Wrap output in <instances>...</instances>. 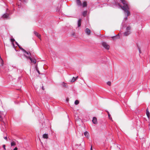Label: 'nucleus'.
I'll list each match as a JSON object with an SVG mask.
<instances>
[{"label":"nucleus","mask_w":150,"mask_h":150,"mask_svg":"<svg viewBox=\"0 0 150 150\" xmlns=\"http://www.w3.org/2000/svg\"><path fill=\"white\" fill-rule=\"evenodd\" d=\"M120 1L123 4V6H122L117 1L116 3L124 11L126 16V17L124 18V20L126 21L127 19V17L130 15V13L129 11V6L127 2L125 0H120Z\"/></svg>","instance_id":"1"},{"label":"nucleus","mask_w":150,"mask_h":150,"mask_svg":"<svg viewBox=\"0 0 150 150\" xmlns=\"http://www.w3.org/2000/svg\"><path fill=\"white\" fill-rule=\"evenodd\" d=\"M131 27L130 26H127L126 28V31L124 33V35L127 36L131 33Z\"/></svg>","instance_id":"2"},{"label":"nucleus","mask_w":150,"mask_h":150,"mask_svg":"<svg viewBox=\"0 0 150 150\" xmlns=\"http://www.w3.org/2000/svg\"><path fill=\"white\" fill-rule=\"evenodd\" d=\"M102 45L105 49L108 50L110 48L109 45L106 42H103L102 43Z\"/></svg>","instance_id":"3"},{"label":"nucleus","mask_w":150,"mask_h":150,"mask_svg":"<svg viewBox=\"0 0 150 150\" xmlns=\"http://www.w3.org/2000/svg\"><path fill=\"white\" fill-rule=\"evenodd\" d=\"M24 56L26 58L29 59L30 60L31 62L33 63L34 64L36 63V61L35 59H32V58L30 57L26 56L25 55H24Z\"/></svg>","instance_id":"4"},{"label":"nucleus","mask_w":150,"mask_h":150,"mask_svg":"<svg viewBox=\"0 0 150 150\" xmlns=\"http://www.w3.org/2000/svg\"><path fill=\"white\" fill-rule=\"evenodd\" d=\"M92 121L95 124H96L97 123V118L95 117H94L93 118Z\"/></svg>","instance_id":"5"},{"label":"nucleus","mask_w":150,"mask_h":150,"mask_svg":"<svg viewBox=\"0 0 150 150\" xmlns=\"http://www.w3.org/2000/svg\"><path fill=\"white\" fill-rule=\"evenodd\" d=\"M85 32L88 35H90L91 33V31L88 28H87L85 30Z\"/></svg>","instance_id":"6"},{"label":"nucleus","mask_w":150,"mask_h":150,"mask_svg":"<svg viewBox=\"0 0 150 150\" xmlns=\"http://www.w3.org/2000/svg\"><path fill=\"white\" fill-rule=\"evenodd\" d=\"M9 17V14L7 13L4 14L2 16V17L4 18H8Z\"/></svg>","instance_id":"7"},{"label":"nucleus","mask_w":150,"mask_h":150,"mask_svg":"<svg viewBox=\"0 0 150 150\" xmlns=\"http://www.w3.org/2000/svg\"><path fill=\"white\" fill-rule=\"evenodd\" d=\"M146 114L148 117L149 118L150 117V114L148 108L146 110Z\"/></svg>","instance_id":"8"},{"label":"nucleus","mask_w":150,"mask_h":150,"mask_svg":"<svg viewBox=\"0 0 150 150\" xmlns=\"http://www.w3.org/2000/svg\"><path fill=\"white\" fill-rule=\"evenodd\" d=\"M34 33L38 38L40 39V35L36 31H34Z\"/></svg>","instance_id":"9"},{"label":"nucleus","mask_w":150,"mask_h":150,"mask_svg":"<svg viewBox=\"0 0 150 150\" xmlns=\"http://www.w3.org/2000/svg\"><path fill=\"white\" fill-rule=\"evenodd\" d=\"M84 135L87 138H88L89 137V134L88 132L87 131L84 132Z\"/></svg>","instance_id":"10"},{"label":"nucleus","mask_w":150,"mask_h":150,"mask_svg":"<svg viewBox=\"0 0 150 150\" xmlns=\"http://www.w3.org/2000/svg\"><path fill=\"white\" fill-rule=\"evenodd\" d=\"M76 3L79 6H82L81 1L80 0H77L76 1Z\"/></svg>","instance_id":"11"},{"label":"nucleus","mask_w":150,"mask_h":150,"mask_svg":"<svg viewBox=\"0 0 150 150\" xmlns=\"http://www.w3.org/2000/svg\"><path fill=\"white\" fill-rule=\"evenodd\" d=\"M21 2H23V1L24 2H26V0H19ZM21 3V2H20ZM17 4L18 5V6H19V7H21V3H20V4Z\"/></svg>","instance_id":"12"},{"label":"nucleus","mask_w":150,"mask_h":150,"mask_svg":"<svg viewBox=\"0 0 150 150\" xmlns=\"http://www.w3.org/2000/svg\"><path fill=\"white\" fill-rule=\"evenodd\" d=\"M113 40H115V39L117 38H120V36L119 35H117L116 36H113L112 37Z\"/></svg>","instance_id":"13"},{"label":"nucleus","mask_w":150,"mask_h":150,"mask_svg":"<svg viewBox=\"0 0 150 150\" xmlns=\"http://www.w3.org/2000/svg\"><path fill=\"white\" fill-rule=\"evenodd\" d=\"M87 5V2L86 1H84L82 4L83 7H86Z\"/></svg>","instance_id":"14"},{"label":"nucleus","mask_w":150,"mask_h":150,"mask_svg":"<svg viewBox=\"0 0 150 150\" xmlns=\"http://www.w3.org/2000/svg\"><path fill=\"white\" fill-rule=\"evenodd\" d=\"M81 19H80L78 21V27H79L81 25Z\"/></svg>","instance_id":"15"},{"label":"nucleus","mask_w":150,"mask_h":150,"mask_svg":"<svg viewBox=\"0 0 150 150\" xmlns=\"http://www.w3.org/2000/svg\"><path fill=\"white\" fill-rule=\"evenodd\" d=\"M87 13V11H84L82 13L83 15L84 16H85Z\"/></svg>","instance_id":"16"},{"label":"nucleus","mask_w":150,"mask_h":150,"mask_svg":"<svg viewBox=\"0 0 150 150\" xmlns=\"http://www.w3.org/2000/svg\"><path fill=\"white\" fill-rule=\"evenodd\" d=\"M78 78V76H77L76 77V78H75V77H73L71 81V82H74L77 79V78Z\"/></svg>","instance_id":"17"},{"label":"nucleus","mask_w":150,"mask_h":150,"mask_svg":"<svg viewBox=\"0 0 150 150\" xmlns=\"http://www.w3.org/2000/svg\"><path fill=\"white\" fill-rule=\"evenodd\" d=\"M43 137L45 139H47L48 138V135L47 134H44L43 135Z\"/></svg>","instance_id":"18"},{"label":"nucleus","mask_w":150,"mask_h":150,"mask_svg":"<svg viewBox=\"0 0 150 150\" xmlns=\"http://www.w3.org/2000/svg\"><path fill=\"white\" fill-rule=\"evenodd\" d=\"M16 145V143L14 141L12 142L11 143V146H14Z\"/></svg>","instance_id":"19"},{"label":"nucleus","mask_w":150,"mask_h":150,"mask_svg":"<svg viewBox=\"0 0 150 150\" xmlns=\"http://www.w3.org/2000/svg\"><path fill=\"white\" fill-rule=\"evenodd\" d=\"M19 47V48L21 50H22L23 52L24 51H25V50L22 47H20V45H18V46Z\"/></svg>","instance_id":"20"},{"label":"nucleus","mask_w":150,"mask_h":150,"mask_svg":"<svg viewBox=\"0 0 150 150\" xmlns=\"http://www.w3.org/2000/svg\"><path fill=\"white\" fill-rule=\"evenodd\" d=\"M106 112L108 113V116L109 119H111L112 118H111V117H110V115L109 112L108 111H107Z\"/></svg>","instance_id":"21"},{"label":"nucleus","mask_w":150,"mask_h":150,"mask_svg":"<svg viewBox=\"0 0 150 150\" xmlns=\"http://www.w3.org/2000/svg\"><path fill=\"white\" fill-rule=\"evenodd\" d=\"M0 121L3 122V123H4V122L3 121V119L2 117H1V116L0 115Z\"/></svg>","instance_id":"22"},{"label":"nucleus","mask_w":150,"mask_h":150,"mask_svg":"<svg viewBox=\"0 0 150 150\" xmlns=\"http://www.w3.org/2000/svg\"><path fill=\"white\" fill-rule=\"evenodd\" d=\"M79 103V102L78 100H76L75 101L74 103L75 105H78Z\"/></svg>","instance_id":"23"},{"label":"nucleus","mask_w":150,"mask_h":150,"mask_svg":"<svg viewBox=\"0 0 150 150\" xmlns=\"http://www.w3.org/2000/svg\"><path fill=\"white\" fill-rule=\"evenodd\" d=\"M67 84V83H65L64 82H63L62 83V85H63V86H64V87H67V86H66Z\"/></svg>","instance_id":"24"},{"label":"nucleus","mask_w":150,"mask_h":150,"mask_svg":"<svg viewBox=\"0 0 150 150\" xmlns=\"http://www.w3.org/2000/svg\"><path fill=\"white\" fill-rule=\"evenodd\" d=\"M11 42L13 44V42L15 41V40L13 38H11Z\"/></svg>","instance_id":"25"},{"label":"nucleus","mask_w":150,"mask_h":150,"mask_svg":"<svg viewBox=\"0 0 150 150\" xmlns=\"http://www.w3.org/2000/svg\"><path fill=\"white\" fill-rule=\"evenodd\" d=\"M111 82L110 81H108L107 83V84L109 86H110L111 85Z\"/></svg>","instance_id":"26"},{"label":"nucleus","mask_w":150,"mask_h":150,"mask_svg":"<svg viewBox=\"0 0 150 150\" xmlns=\"http://www.w3.org/2000/svg\"><path fill=\"white\" fill-rule=\"evenodd\" d=\"M5 147H6V146L4 144V145H3V148L4 149V150H6Z\"/></svg>","instance_id":"27"},{"label":"nucleus","mask_w":150,"mask_h":150,"mask_svg":"<svg viewBox=\"0 0 150 150\" xmlns=\"http://www.w3.org/2000/svg\"><path fill=\"white\" fill-rule=\"evenodd\" d=\"M1 64H2V66L3 65V64H4L3 61L2 59H1Z\"/></svg>","instance_id":"28"},{"label":"nucleus","mask_w":150,"mask_h":150,"mask_svg":"<svg viewBox=\"0 0 150 150\" xmlns=\"http://www.w3.org/2000/svg\"><path fill=\"white\" fill-rule=\"evenodd\" d=\"M24 53H25L26 54H27L28 55H29V53L28 52H27L26 50H25V51L23 52Z\"/></svg>","instance_id":"29"},{"label":"nucleus","mask_w":150,"mask_h":150,"mask_svg":"<svg viewBox=\"0 0 150 150\" xmlns=\"http://www.w3.org/2000/svg\"><path fill=\"white\" fill-rule=\"evenodd\" d=\"M1 130L2 131L4 132L5 131V129L4 128L1 129Z\"/></svg>","instance_id":"30"},{"label":"nucleus","mask_w":150,"mask_h":150,"mask_svg":"<svg viewBox=\"0 0 150 150\" xmlns=\"http://www.w3.org/2000/svg\"><path fill=\"white\" fill-rule=\"evenodd\" d=\"M138 49H139V53L140 54L141 53V51L139 47H138Z\"/></svg>","instance_id":"31"},{"label":"nucleus","mask_w":150,"mask_h":150,"mask_svg":"<svg viewBox=\"0 0 150 150\" xmlns=\"http://www.w3.org/2000/svg\"><path fill=\"white\" fill-rule=\"evenodd\" d=\"M4 138L5 140H7V137H4Z\"/></svg>","instance_id":"32"},{"label":"nucleus","mask_w":150,"mask_h":150,"mask_svg":"<svg viewBox=\"0 0 150 150\" xmlns=\"http://www.w3.org/2000/svg\"><path fill=\"white\" fill-rule=\"evenodd\" d=\"M18 150V148L16 147L13 150Z\"/></svg>","instance_id":"33"},{"label":"nucleus","mask_w":150,"mask_h":150,"mask_svg":"<svg viewBox=\"0 0 150 150\" xmlns=\"http://www.w3.org/2000/svg\"><path fill=\"white\" fill-rule=\"evenodd\" d=\"M16 44L18 46V45H19L16 42Z\"/></svg>","instance_id":"34"},{"label":"nucleus","mask_w":150,"mask_h":150,"mask_svg":"<svg viewBox=\"0 0 150 150\" xmlns=\"http://www.w3.org/2000/svg\"><path fill=\"white\" fill-rule=\"evenodd\" d=\"M42 88L43 90H44L45 89V88L43 86L42 87Z\"/></svg>","instance_id":"35"},{"label":"nucleus","mask_w":150,"mask_h":150,"mask_svg":"<svg viewBox=\"0 0 150 150\" xmlns=\"http://www.w3.org/2000/svg\"><path fill=\"white\" fill-rule=\"evenodd\" d=\"M90 150H93L92 146H91Z\"/></svg>","instance_id":"36"},{"label":"nucleus","mask_w":150,"mask_h":150,"mask_svg":"<svg viewBox=\"0 0 150 150\" xmlns=\"http://www.w3.org/2000/svg\"><path fill=\"white\" fill-rule=\"evenodd\" d=\"M149 129H150V123L149 124Z\"/></svg>","instance_id":"37"},{"label":"nucleus","mask_w":150,"mask_h":150,"mask_svg":"<svg viewBox=\"0 0 150 150\" xmlns=\"http://www.w3.org/2000/svg\"><path fill=\"white\" fill-rule=\"evenodd\" d=\"M66 100H67V101H68V98H67V99H66Z\"/></svg>","instance_id":"38"},{"label":"nucleus","mask_w":150,"mask_h":150,"mask_svg":"<svg viewBox=\"0 0 150 150\" xmlns=\"http://www.w3.org/2000/svg\"><path fill=\"white\" fill-rule=\"evenodd\" d=\"M38 73H39V71H38Z\"/></svg>","instance_id":"39"},{"label":"nucleus","mask_w":150,"mask_h":150,"mask_svg":"<svg viewBox=\"0 0 150 150\" xmlns=\"http://www.w3.org/2000/svg\"><path fill=\"white\" fill-rule=\"evenodd\" d=\"M29 54H30V53H29Z\"/></svg>","instance_id":"40"}]
</instances>
